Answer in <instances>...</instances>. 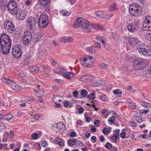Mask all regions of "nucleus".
<instances>
[{"label": "nucleus", "mask_w": 151, "mask_h": 151, "mask_svg": "<svg viewBox=\"0 0 151 151\" xmlns=\"http://www.w3.org/2000/svg\"><path fill=\"white\" fill-rule=\"evenodd\" d=\"M112 144L109 143V142H107V143L104 145V147H105L106 148L108 149H110L112 147Z\"/></svg>", "instance_id": "obj_43"}, {"label": "nucleus", "mask_w": 151, "mask_h": 151, "mask_svg": "<svg viewBox=\"0 0 151 151\" xmlns=\"http://www.w3.org/2000/svg\"><path fill=\"white\" fill-rule=\"evenodd\" d=\"M33 116L35 119L37 120L40 117L39 114H35L33 115Z\"/></svg>", "instance_id": "obj_58"}, {"label": "nucleus", "mask_w": 151, "mask_h": 151, "mask_svg": "<svg viewBox=\"0 0 151 151\" xmlns=\"http://www.w3.org/2000/svg\"><path fill=\"white\" fill-rule=\"evenodd\" d=\"M89 25V22L88 21L80 17L76 19L73 26L76 28L80 27L82 29H86V32H89L91 31L90 28H88Z\"/></svg>", "instance_id": "obj_1"}, {"label": "nucleus", "mask_w": 151, "mask_h": 151, "mask_svg": "<svg viewBox=\"0 0 151 151\" xmlns=\"http://www.w3.org/2000/svg\"><path fill=\"white\" fill-rule=\"evenodd\" d=\"M29 69L31 72H37L39 71V67L35 65L29 67Z\"/></svg>", "instance_id": "obj_24"}, {"label": "nucleus", "mask_w": 151, "mask_h": 151, "mask_svg": "<svg viewBox=\"0 0 151 151\" xmlns=\"http://www.w3.org/2000/svg\"><path fill=\"white\" fill-rule=\"evenodd\" d=\"M51 0H37V3L40 6L43 10L48 12L50 7Z\"/></svg>", "instance_id": "obj_7"}, {"label": "nucleus", "mask_w": 151, "mask_h": 151, "mask_svg": "<svg viewBox=\"0 0 151 151\" xmlns=\"http://www.w3.org/2000/svg\"><path fill=\"white\" fill-rule=\"evenodd\" d=\"M76 133L74 132H73L70 133L69 136L70 137H73L76 136Z\"/></svg>", "instance_id": "obj_57"}, {"label": "nucleus", "mask_w": 151, "mask_h": 151, "mask_svg": "<svg viewBox=\"0 0 151 151\" xmlns=\"http://www.w3.org/2000/svg\"><path fill=\"white\" fill-rule=\"evenodd\" d=\"M12 117L13 116L12 114H7L4 115V117L3 118L5 120L9 121L12 118Z\"/></svg>", "instance_id": "obj_26"}, {"label": "nucleus", "mask_w": 151, "mask_h": 151, "mask_svg": "<svg viewBox=\"0 0 151 151\" xmlns=\"http://www.w3.org/2000/svg\"><path fill=\"white\" fill-rule=\"evenodd\" d=\"M117 5L115 4H112L109 7V9L111 11H113L117 9Z\"/></svg>", "instance_id": "obj_29"}, {"label": "nucleus", "mask_w": 151, "mask_h": 151, "mask_svg": "<svg viewBox=\"0 0 151 151\" xmlns=\"http://www.w3.org/2000/svg\"><path fill=\"white\" fill-rule=\"evenodd\" d=\"M147 75H151V65H150V67L148 68V70H147Z\"/></svg>", "instance_id": "obj_64"}, {"label": "nucleus", "mask_w": 151, "mask_h": 151, "mask_svg": "<svg viewBox=\"0 0 151 151\" xmlns=\"http://www.w3.org/2000/svg\"><path fill=\"white\" fill-rule=\"evenodd\" d=\"M103 44L104 46L105 47L107 50H110V46L107 43H106V42L104 44Z\"/></svg>", "instance_id": "obj_52"}, {"label": "nucleus", "mask_w": 151, "mask_h": 151, "mask_svg": "<svg viewBox=\"0 0 151 151\" xmlns=\"http://www.w3.org/2000/svg\"><path fill=\"white\" fill-rule=\"evenodd\" d=\"M129 10L130 14L136 17L140 16L142 12L141 6L136 4L131 5L129 7Z\"/></svg>", "instance_id": "obj_3"}, {"label": "nucleus", "mask_w": 151, "mask_h": 151, "mask_svg": "<svg viewBox=\"0 0 151 151\" xmlns=\"http://www.w3.org/2000/svg\"><path fill=\"white\" fill-rule=\"evenodd\" d=\"M96 16H97L99 19H102L104 17V15L103 13L101 11H98L96 13Z\"/></svg>", "instance_id": "obj_25"}, {"label": "nucleus", "mask_w": 151, "mask_h": 151, "mask_svg": "<svg viewBox=\"0 0 151 151\" xmlns=\"http://www.w3.org/2000/svg\"><path fill=\"white\" fill-rule=\"evenodd\" d=\"M15 15H16V18L17 19L23 20L25 18L26 14L25 12L23 10H19L17 13Z\"/></svg>", "instance_id": "obj_19"}, {"label": "nucleus", "mask_w": 151, "mask_h": 151, "mask_svg": "<svg viewBox=\"0 0 151 151\" xmlns=\"http://www.w3.org/2000/svg\"><path fill=\"white\" fill-rule=\"evenodd\" d=\"M48 23L47 17L45 15L41 14L38 20L39 26L42 28L46 27Z\"/></svg>", "instance_id": "obj_9"}, {"label": "nucleus", "mask_w": 151, "mask_h": 151, "mask_svg": "<svg viewBox=\"0 0 151 151\" xmlns=\"http://www.w3.org/2000/svg\"><path fill=\"white\" fill-rule=\"evenodd\" d=\"M1 79L2 81L7 84H11L10 85V86L14 90L19 91L21 90L22 89V88L21 86L14 83V81L12 80L6 78L5 77H3L1 78Z\"/></svg>", "instance_id": "obj_6"}, {"label": "nucleus", "mask_w": 151, "mask_h": 151, "mask_svg": "<svg viewBox=\"0 0 151 151\" xmlns=\"http://www.w3.org/2000/svg\"><path fill=\"white\" fill-rule=\"evenodd\" d=\"M101 113L104 114V117L105 118H106L109 115V114H108L107 110L106 109H103L101 111Z\"/></svg>", "instance_id": "obj_36"}, {"label": "nucleus", "mask_w": 151, "mask_h": 151, "mask_svg": "<svg viewBox=\"0 0 151 151\" xmlns=\"http://www.w3.org/2000/svg\"><path fill=\"white\" fill-rule=\"evenodd\" d=\"M27 22L30 30L32 31L36 30L37 22L36 20L34 17H30L28 18L27 19Z\"/></svg>", "instance_id": "obj_13"}, {"label": "nucleus", "mask_w": 151, "mask_h": 151, "mask_svg": "<svg viewBox=\"0 0 151 151\" xmlns=\"http://www.w3.org/2000/svg\"><path fill=\"white\" fill-rule=\"evenodd\" d=\"M73 40V38L71 37H63L61 39V42L63 43L69 42Z\"/></svg>", "instance_id": "obj_21"}, {"label": "nucleus", "mask_w": 151, "mask_h": 151, "mask_svg": "<svg viewBox=\"0 0 151 151\" xmlns=\"http://www.w3.org/2000/svg\"><path fill=\"white\" fill-rule=\"evenodd\" d=\"M96 38L98 40L101 41L102 44H104L105 43V40H106V39L104 37L100 36H98Z\"/></svg>", "instance_id": "obj_32"}, {"label": "nucleus", "mask_w": 151, "mask_h": 151, "mask_svg": "<svg viewBox=\"0 0 151 151\" xmlns=\"http://www.w3.org/2000/svg\"><path fill=\"white\" fill-rule=\"evenodd\" d=\"M75 145L78 147H81L84 145V143L82 142L76 141V143Z\"/></svg>", "instance_id": "obj_38"}, {"label": "nucleus", "mask_w": 151, "mask_h": 151, "mask_svg": "<svg viewBox=\"0 0 151 151\" xmlns=\"http://www.w3.org/2000/svg\"><path fill=\"white\" fill-rule=\"evenodd\" d=\"M25 4L27 6L32 5V1L29 0H27L25 3Z\"/></svg>", "instance_id": "obj_54"}, {"label": "nucleus", "mask_w": 151, "mask_h": 151, "mask_svg": "<svg viewBox=\"0 0 151 151\" xmlns=\"http://www.w3.org/2000/svg\"><path fill=\"white\" fill-rule=\"evenodd\" d=\"M78 111L79 114H82L83 112L84 109L83 107L81 106L79 108Z\"/></svg>", "instance_id": "obj_49"}, {"label": "nucleus", "mask_w": 151, "mask_h": 151, "mask_svg": "<svg viewBox=\"0 0 151 151\" xmlns=\"http://www.w3.org/2000/svg\"><path fill=\"white\" fill-rule=\"evenodd\" d=\"M3 27L6 31L9 33L14 31V26L12 22L9 20H7L4 23Z\"/></svg>", "instance_id": "obj_10"}, {"label": "nucleus", "mask_w": 151, "mask_h": 151, "mask_svg": "<svg viewBox=\"0 0 151 151\" xmlns=\"http://www.w3.org/2000/svg\"><path fill=\"white\" fill-rule=\"evenodd\" d=\"M21 48L22 46L20 45H18L16 46L13 47L12 50V53L14 57L19 58L21 57L22 51L21 49Z\"/></svg>", "instance_id": "obj_12"}, {"label": "nucleus", "mask_w": 151, "mask_h": 151, "mask_svg": "<svg viewBox=\"0 0 151 151\" xmlns=\"http://www.w3.org/2000/svg\"><path fill=\"white\" fill-rule=\"evenodd\" d=\"M9 12L12 15H15L19 11L17 3L13 0H10L7 5Z\"/></svg>", "instance_id": "obj_5"}, {"label": "nucleus", "mask_w": 151, "mask_h": 151, "mask_svg": "<svg viewBox=\"0 0 151 151\" xmlns=\"http://www.w3.org/2000/svg\"><path fill=\"white\" fill-rule=\"evenodd\" d=\"M142 29L147 31L151 30V17L150 16H147L145 18L143 22Z\"/></svg>", "instance_id": "obj_11"}, {"label": "nucleus", "mask_w": 151, "mask_h": 151, "mask_svg": "<svg viewBox=\"0 0 151 151\" xmlns=\"http://www.w3.org/2000/svg\"><path fill=\"white\" fill-rule=\"evenodd\" d=\"M6 129V126L4 123L0 124V132H4Z\"/></svg>", "instance_id": "obj_34"}, {"label": "nucleus", "mask_w": 151, "mask_h": 151, "mask_svg": "<svg viewBox=\"0 0 151 151\" xmlns=\"http://www.w3.org/2000/svg\"><path fill=\"white\" fill-rule=\"evenodd\" d=\"M96 131V128L95 126H92L91 128V131L93 132H95Z\"/></svg>", "instance_id": "obj_62"}, {"label": "nucleus", "mask_w": 151, "mask_h": 151, "mask_svg": "<svg viewBox=\"0 0 151 151\" xmlns=\"http://www.w3.org/2000/svg\"><path fill=\"white\" fill-rule=\"evenodd\" d=\"M62 97L60 96H57L54 97L53 99V101L55 103H57L61 101Z\"/></svg>", "instance_id": "obj_31"}, {"label": "nucleus", "mask_w": 151, "mask_h": 151, "mask_svg": "<svg viewBox=\"0 0 151 151\" xmlns=\"http://www.w3.org/2000/svg\"><path fill=\"white\" fill-rule=\"evenodd\" d=\"M7 134V136L8 137H10V138H12V137H11V135L13 136L14 135V132L12 131H10V133H7V132H5V134Z\"/></svg>", "instance_id": "obj_50"}, {"label": "nucleus", "mask_w": 151, "mask_h": 151, "mask_svg": "<svg viewBox=\"0 0 151 151\" xmlns=\"http://www.w3.org/2000/svg\"><path fill=\"white\" fill-rule=\"evenodd\" d=\"M99 140L101 142H104L105 140L104 137L103 135H101L99 137Z\"/></svg>", "instance_id": "obj_56"}, {"label": "nucleus", "mask_w": 151, "mask_h": 151, "mask_svg": "<svg viewBox=\"0 0 151 151\" xmlns=\"http://www.w3.org/2000/svg\"><path fill=\"white\" fill-rule=\"evenodd\" d=\"M89 78L88 76H83L80 79V80L83 82L90 81L91 80L88 78Z\"/></svg>", "instance_id": "obj_28"}, {"label": "nucleus", "mask_w": 151, "mask_h": 151, "mask_svg": "<svg viewBox=\"0 0 151 151\" xmlns=\"http://www.w3.org/2000/svg\"><path fill=\"white\" fill-rule=\"evenodd\" d=\"M40 87V85H37L38 88H39V90H36L34 88H33V91H35L36 93V95L37 96L39 97H41L42 96L44 95V91L40 90V89L39 88Z\"/></svg>", "instance_id": "obj_20"}, {"label": "nucleus", "mask_w": 151, "mask_h": 151, "mask_svg": "<svg viewBox=\"0 0 151 151\" xmlns=\"http://www.w3.org/2000/svg\"><path fill=\"white\" fill-rule=\"evenodd\" d=\"M64 127V125L63 124V123L61 122L58 124L57 125V127L58 129H63V128Z\"/></svg>", "instance_id": "obj_46"}, {"label": "nucleus", "mask_w": 151, "mask_h": 151, "mask_svg": "<svg viewBox=\"0 0 151 151\" xmlns=\"http://www.w3.org/2000/svg\"><path fill=\"white\" fill-rule=\"evenodd\" d=\"M115 121V117L114 116L110 117L108 119V121L110 122V124H112L114 123Z\"/></svg>", "instance_id": "obj_44"}, {"label": "nucleus", "mask_w": 151, "mask_h": 151, "mask_svg": "<svg viewBox=\"0 0 151 151\" xmlns=\"http://www.w3.org/2000/svg\"><path fill=\"white\" fill-rule=\"evenodd\" d=\"M120 136L122 138H124L126 137V134L123 131H122L120 134Z\"/></svg>", "instance_id": "obj_55"}, {"label": "nucleus", "mask_w": 151, "mask_h": 151, "mask_svg": "<svg viewBox=\"0 0 151 151\" xmlns=\"http://www.w3.org/2000/svg\"><path fill=\"white\" fill-rule=\"evenodd\" d=\"M69 103L70 102H69L68 101H65L64 103V106L65 107H68L69 104Z\"/></svg>", "instance_id": "obj_63"}, {"label": "nucleus", "mask_w": 151, "mask_h": 151, "mask_svg": "<svg viewBox=\"0 0 151 151\" xmlns=\"http://www.w3.org/2000/svg\"><path fill=\"white\" fill-rule=\"evenodd\" d=\"M53 71L55 74L56 75L62 76H73V73L68 72L65 70L60 67H58L55 69H54Z\"/></svg>", "instance_id": "obj_8"}, {"label": "nucleus", "mask_w": 151, "mask_h": 151, "mask_svg": "<svg viewBox=\"0 0 151 151\" xmlns=\"http://www.w3.org/2000/svg\"><path fill=\"white\" fill-rule=\"evenodd\" d=\"M92 58H93V57L91 56L89 58V56H88L87 58L86 57L83 59H81V60L83 62L81 63V64L87 67H91L93 64L91 60V59Z\"/></svg>", "instance_id": "obj_16"}, {"label": "nucleus", "mask_w": 151, "mask_h": 151, "mask_svg": "<svg viewBox=\"0 0 151 151\" xmlns=\"http://www.w3.org/2000/svg\"><path fill=\"white\" fill-rule=\"evenodd\" d=\"M111 139L112 140L113 142L116 143V140H117V138H116V137L114 135L111 137Z\"/></svg>", "instance_id": "obj_53"}, {"label": "nucleus", "mask_w": 151, "mask_h": 151, "mask_svg": "<svg viewBox=\"0 0 151 151\" xmlns=\"http://www.w3.org/2000/svg\"><path fill=\"white\" fill-rule=\"evenodd\" d=\"M99 66L100 68L104 69L108 67V65L106 64L102 63H101Z\"/></svg>", "instance_id": "obj_45"}, {"label": "nucleus", "mask_w": 151, "mask_h": 151, "mask_svg": "<svg viewBox=\"0 0 151 151\" xmlns=\"http://www.w3.org/2000/svg\"><path fill=\"white\" fill-rule=\"evenodd\" d=\"M136 104L134 103H131L129 105V107L132 109H135L136 108Z\"/></svg>", "instance_id": "obj_40"}, {"label": "nucleus", "mask_w": 151, "mask_h": 151, "mask_svg": "<svg viewBox=\"0 0 151 151\" xmlns=\"http://www.w3.org/2000/svg\"><path fill=\"white\" fill-rule=\"evenodd\" d=\"M138 22L130 23L127 26V29L130 32H134L138 28Z\"/></svg>", "instance_id": "obj_17"}, {"label": "nucleus", "mask_w": 151, "mask_h": 151, "mask_svg": "<svg viewBox=\"0 0 151 151\" xmlns=\"http://www.w3.org/2000/svg\"><path fill=\"white\" fill-rule=\"evenodd\" d=\"M0 44L2 53L5 55L8 54L9 52L11 45H8L4 44L2 45L1 44Z\"/></svg>", "instance_id": "obj_18"}, {"label": "nucleus", "mask_w": 151, "mask_h": 151, "mask_svg": "<svg viewBox=\"0 0 151 151\" xmlns=\"http://www.w3.org/2000/svg\"><path fill=\"white\" fill-rule=\"evenodd\" d=\"M81 94L82 96L84 97H86L87 94V92L86 90H83L81 91Z\"/></svg>", "instance_id": "obj_42"}, {"label": "nucleus", "mask_w": 151, "mask_h": 151, "mask_svg": "<svg viewBox=\"0 0 151 151\" xmlns=\"http://www.w3.org/2000/svg\"><path fill=\"white\" fill-rule=\"evenodd\" d=\"M76 139L75 138H70L68 141V145L70 146L75 145L76 143Z\"/></svg>", "instance_id": "obj_23"}, {"label": "nucleus", "mask_w": 151, "mask_h": 151, "mask_svg": "<svg viewBox=\"0 0 151 151\" xmlns=\"http://www.w3.org/2000/svg\"><path fill=\"white\" fill-rule=\"evenodd\" d=\"M113 16L112 14H108L105 15H104V17L106 19H109L111 17Z\"/></svg>", "instance_id": "obj_48"}, {"label": "nucleus", "mask_w": 151, "mask_h": 151, "mask_svg": "<svg viewBox=\"0 0 151 151\" xmlns=\"http://www.w3.org/2000/svg\"><path fill=\"white\" fill-rule=\"evenodd\" d=\"M113 93L114 94L117 95L118 97H121L122 94V91L119 89H116L114 91Z\"/></svg>", "instance_id": "obj_33"}, {"label": "nucleus", "mask_w": 151, "mask_h": 151, "mask_svg": "<svg viewBox=\"0 0 151 151\" xmlns=\"http://www.w3.org/2000/svg\"><path fill=\"white\" fill-rule=\"evenodd\" d=\"M147 60H144L141 58H137L135 59L133 65L134 69L136 70H141L148 65Z\"/></svg>", "instance_id": "obj_2"}, {"label": "nucleus", "mask_w": 151, "mask_h": 151, "mask_svg": "<svg viewBox=\"0 0 151 151\" xmlns=\"http://www.w3.org/2000/svg\"><path fill=\"white\" fill-rule=\"evenodd\" d=\"M135 117L138 122L140 123L143 122L142 118L140 116L137 115L135 116Z\"/></svg>", "instance_id": "obj_35"}, {"label": "nucleus", "mask_w": 151, "mask_h": 151, "mask_svg": "<svg viewBox=\"0 0 151 151\" xmlns=\"http://www.w3.org/2000/svg\"><path fill=\"white\" fill-rule=\"evenodd\" d=\"M50 61L52 66H54L57 63L56 61L55 60L53 59H52Z\"/></svg>", "instance_id": "obj_61"}, {"label": "nucleus", "mask_w": 151, "mask_h": 151, "mask_svg": "<svg viewBox=\"0 0 151 151\" xmlns=\"http://www.w3.org/2000/svg\"><path fill=\"white\" fill-rule=\"evenodd\" d=\"M88 99L91 101H93V100L95 98V94L93 93H92L90 95H89L88 97Z\"/></svg>", "instance_id": "obj_39"}, {"label": "nucleus", "mask_w": 151, "mask_h": 151, "mask_svg": "<svg viewBox=\"0 0 151 151\" xmlns=\"http://www.w3.org/2000/svg\"><path fill=\"white\" fill-rule=\"evenodd\" d=\"M110 132V130L107 127L104 128L103 130V133L105 135H107Z\"/></svg>", "instance_id": "obj_37"}, {"label": "nucleus", "mask_w": 151, "mask_h": 151, "mask_svg": "<svg viewBox=\"0 0 151 151\" xmlns=\"http://www.w3.org/2000/svg\"><path fill=\"white\" fill-rule=\"evenodd\" d=\"M97 85L100 86H104L105 85V83L103 81L98 80L96 82Z\"/></svg>", "instance_id": "obj_27"}, {"label": "nucleus", "mask_w": 151, "mask_h": 151, "mask_svg": "<svg viewBox=\"0 0 151 151\" xmlns=\"http://www.w3.org/2000/svg\"><path fill=\"white\" fill-rule=\"evenodd\" d=\"M128 44L132 47H135L139 43L140 41L138 38L135 37L128 38Z\"/></svg>", "instance_id": "obj_15"}, {"label": "nucleus", "mask_w": 151, "mask_h": 151, "mask_svg": "<svg viewBox=\"0 0 151 151\" xmlns=\"http://www.w3.org/2000/svg\"><path fill=\"white\" fill-rule=\"evenodd\" d=\"M0 44H1L2 45V44L7 45H11V40L10 38V37H9V38L8 39L4 41V42H2L1 43H0Z\"/></svg>", "instance_id": "obj_30"}, {"label": "nucleus", "mask_w": 151, "mask_h": 151, "mask_svg": "<svg viewBox=\"0 0 151 151\" xmlns=\"http://www.w3.org/2000/svg\"><path fill=\"white\" fill-rule=\"evenodd\" d=\"M137 50L141 55L151 56V47L150 46L142 44L137 47Z\"/></svg>", "instance_id": "obj_4"}, {"label": "nucleus", "mask_w": 151, "mask_h": 151, "mask_svg": "<svg viewBox=\"0 0 151 151\" xmlns=\"http://www.w3.org/2000/svg\"><path fill=\"white\" fill-rule=\"evenodd\" d=\"M32 39V35L30 32L26 31L24 32L23 42L25 45H28Z\"/></svg>", "instance_id": "obj_14"}, {"label": "nucleus", "mask_w": 151, "mask_h": 151, "mask_svg": "<svg viewBox=\"0 0 151 151\" xmlns=\"http://www.w3.org/2000/svg\"><path fill=\"white\" fill-rule=\"evenodd\" d=\"M9 37L5 33L2 34L0 36V43L7 40Z\"/></svg>", "instance_id": "obj_22"}, {"label": "nucleus", "mask_w": 151, "mask_h": 151, "mask_svg": "<svg viewBox=\"0 0 151 151\" xmlns=\"http://www.w3.org/2000/svg\"><path fill=\"white\" fill-rule=\"evenodd\" d=\"M141 104L145 108L150 107L151 106V104H150L147 103L145 102H141Z\"/></svg>", "instance_id": "obj_41"}, {"label": "nucleus", "mask_w": 151, "mask_h": 151, "mask_svg": "<svg viewBox=\"0 0 151 151\" xmlns=\"http://www.w3.org/2000/svg\"><path fill=\"white\" fill-rule=\"evenodd\" d=\"M73 95L75 97H77L78 96V93L77 91H74L73 92Z\"/></svg>", "instance_id": "obj_59"}, {"label": "nucleus", "mask_w": 151, "mask_h": 151, "mask_svg": "<svg viewBox=\"0 0 151 151\" xmlns=\"http://www.w3.org/2000/svg\"><path fill=\"white\" fill-rule=\"evenodd\" d=\"M129 124L130 126L133 127H135L136 124L135 123L134 121H130L129 122Z\"/></svg>", "instance_id": "obj_51"}, {"label": "nucleus", "mask_w": 151, "mask_h": 151, "mask_svg": "<svg viewBox=\"0 0 151 151\" xmlns=\"http://www.w3.org/2000/svg\"><path fill=\"white\" fill-rule=\"evenodd\" d=\"M100 122L99 120H97L95 121L94 123V124L96 125V126L99 127V124Z\"/></svg>", "instance_id": "obj_60"}, {"label": "nucleus", "mask_w": 151, "mask_h": 151, "mask_svg": "<svg viewBox=\"0 0 151 151\" xmlns=\"http://www.w3.org/2000/svg\"><path fill=\"white\" fill-rule=\"evenodd\" d=\"M91 141L93 143H95L97 140L96 137L95 136H92L91 138Z\"/></svg>", "instance_id": "obj_47"}]
</instances>
